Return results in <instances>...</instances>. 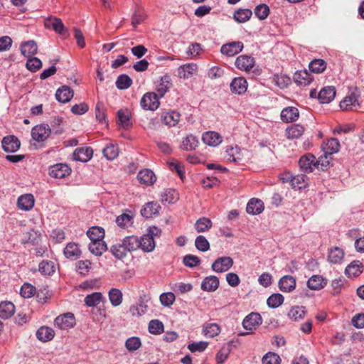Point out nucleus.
Returning <instances> with one entry per match:
<instances>
[{
	"label": "nucleus",
	"instance_id": "40",
	"mask_svg": "<svg viewBox=\"0 0 364 364\" xmlns=\"http://www.w3.org/2000/svg\"><path fill=\"white\" fill-rule=\"evenodd\" d=\"M304 132V127L299 124H293L286 129V136L289 139L299 138Z\"/></svg>",
	"mask_w": 364,
	"mask_h": 364
},
{
	"label": "nucleus",
	"instance_id": "62",
	"mask_svg": "<svg viewBox=\"0 0 364 364\" xmlns=\"http://www.w3.org/2000/svg\"><path fill=\"white\" fill-rule=\"evenodd\" d=\"M112 254L119 259H123L127 255V250L122 244H116L111 247L110 250Z\"/></svg>",
	"mask_w": 364,
	"mask_h": 364
},
{
	"label": "nucleus",
	"instance_id": "63",
	"mask_svg": "<svg viewBox=\"0 0 364 364\" xmlns=\"http://www.w3.org/2000/svg\"><path fill=\"white\" fill-rule=\"evenodd\" d=\"M269 13V6L264 4H259L255 9V14L260 20L267 18Z\"/></svg>",
	"mask_w": 364,
	"mask_h": 364
},
{
	"label": "nucleus",
	"instance_id": "13",
	"mask_svg": "<svg viewBox=\"0 0 364 364\" xmlns=\"http://www.w3.org/2000/svg\"><path fill=\"white\" fill-rule=\"evenodd\" d=\"M254 65L255 60L250 56L242 55L236 58L235 66L241 70L250 71Z\"/></svg>",
	"mask_w": 364,
	"mask_h": 364
},
{
	"label": "nucleus",
	"instance_id": "24",
	"mask_svg": "<svg viewBox=\"0 0 364 364\" xmlns=\"http://www.w3.org/2000/svg\"><path fill=\"white\" fill-rule=\"evenodd\" d=\"M219 287V279L216 276H208L204 278L201 283V289L203 291L213 292Z\"/></svg>",
	"mask_w": 364,
	"mask_h": 364
},
{
	"label": "nucleus",
	"instance_id": "57",
	"mask_svg": "<svg viewBox=\"0 0 364 364\" xmlns=\"http://www.w3.org/2000/svg\"><path fill=\"white\" fill-rule=\"evenodd\" d=\"M262 364H280L282 359L278 354L274 352H268L262 359Z\"/></svg>",
	"mask_w": 364,
	"mask_h": 364
},
{
	"label": "nucleus",
	"instance_id": "61",
	"mask_svg": "<svg viewBox=\"0 0 364 364\" xmlns=\"http://www.w3.org/2000/svg\"><path fill=\"white\" fill-rule=\"evenodd\" d=\"M40 237V233L33 230H31L24 235V238L22 241L23 243L36 244L38 242Z\"/></svg>",
	"mask_w": 364,
	"mask_h": 364
},
{
	"label": "nucleus",
	"instance_id": "36",
	"mask_svg": "<svg viewBox=\"0 0 364 364\" xmlns=\"http://www.w3.org/2000/svg\"><path fill=\"white\" fill-rule=\"evenodd\" d=\"M220 331V326L215 323H205L203 325V333L208 338H214Z\"/></svg>",
	"mask_w": 364,
	"mask_h": 364
},
{
	"label": "nucleus",
	"instance_id": "22",
	"mask_svg": "<svg viewBox=\"0 0 364 364\" xmlns=\"http://www.w3.org/2000/svg\"><path fill=\"white\" fill-rule=\"evenodd\" d=\"M137 179L141 183L151 186L156 181V178L151 170L145 168L138 173Z\"/></svg>",
	"mask_w": 364,
	"mask_h": 364
},
{
	"label": "nucleus",
	"instance_id": "17",
	"mask_svg": "<svg viewBox=\"0 0 364 364\" xmlns=\"http://www.w3.org/2000/svg\"><path fill=\"white\" fill-rule=\"evenodd\" d=\"M281 119L286 123L295 122L299 117V112L294 107H287L282 109L281 112Z\"/></svg>",
	"mask_w": 364,
	"mask_h": 364
},
{
	"label": "nucleus",
	"instance_id": "32",
	"mask_svg": "<svg viewBox=\"0 0 364 364\" xmlns=\"http://www.w3.org/2000/svg\"><path fill=\"white\" fill-rule=\"evenodd\" d=\"M199 144L198 138L192 134H188L185 137L181 143V149L185 151L195 150Z\"/></svg>",
	"mask_w": 364,
	"mask_h": 364
},
{
	"label": "nucleus",
	"instance_id": "30",
	"mask_svg": "<svg viewBox=\"0 0 364 364\" xmlns=\"http://www.w3.org/2000/svg\"><path fill=\"white\" fill-rule=\"evenodd\" d=\"M55 336L54 330L48 326H41L36 331L37 338L42 342L51 341Z\"/></svg>",
	"mask_w": 364,
	"mask_h": 364
},
{
	"label": "nucleus",
	"instance_id": "47",
	"mask_svg": "<svg viewBox=\"0 0 364 364\" xmlns=\"http://www.w3.org/2000/svg\"><path fill=\"white\" fill-rule=\"evenodd\" d=\"M87 235L91 241H100L105 237V230L101 227L94 226L87 230Z\"/></svg>",
	"mask_w": 364,
	"mask_h": 364
},
{
	"label": "nucleus",
	"instance_id": "60",
	"mask_svg": "<svg viewBox=\"0 0 364 364\" xmlns=\"http://www.w3.org/2000/svg\"><path fill=\"white\" fill-rule=\"evenodd\" d=\"M196 247L201 252H206L210 249V244L203 235H199L195 240Z\"/></svg>",
	"mask_w": 364,
	"mask_h": 364
},
{
	"label": "nucleus",
	"instance_id": "28",
	"mask_svg": "<svg viewBox=\"0 0 364 364\" xmlns=\"http://www.w3.org/2000/svg\"><path fill=\"white\" fill-rule=\"evenodd\" d=\"M45 26L48 28L53 29L59 34H64L66 32L65 26L60 18H49L45 22Z\"/></svg>",
	"mask_w": 364,
	"mask_h": 364
},
{
	"label": "nucleus",
	"instance_id": "19",
	"mask_svg": "<svg viewBox=\"0 0 364 364\" xmlns=\"http://www.w3.org/2000/svg\"><path fill=\"white\" fill-rule=\"evenodd\" d=\"M279 287L282 291L291 292L296 288V279L292 276L285 275L279 279Z\"/></svg>",
	"mask_w": 364,
	"mask_h": 364
},
{
	"label": "nucleus",
	"instance_id": "10",
	"mask_svg": "<svg viewBox=\"0 0 364 364\" xmlns=\"http://www.w3.org/2000/svg\"><path fill=\"white\" fill-rule=\"evenodd\" d=\"M172 87L170 75H165L160 78L159 82L156 85V94L159 98H162Z\"/></svg>",
	"mask_w": 364,
	"mask_h": 364
},
{
	"label": "nucleus",
	"instance_id": "41",
	"mask_svg": "<svg viewBox=\"0 0 364 364\" xmlns=\"http://www.w3.org/2000/svg\"><path fill=\"white\" fill-rule=\"evenodd\" d=\"M344 257V252L342 249L335 247L329 250L328 260L331 263L339 264Z\"/></svg>",
	"mask_w": 364,
	"mask_h": 364
},
{
	"label": "nucleus",
	"instance_id": "3",
	"mask_svg": "<svg viewBox=\"0 0 364 364\" xmlns=\"http://www.w3.org/2000/svg\"><path fill=\"white\" fill-rule=\"evenodd\" d=\"M262 317L258 313H251L243 319L242 326L247 332L239 333V336H246L252 333L262 324Z\"/></svg>",
	"mask_w": 364,
	"mask_h": 364
},
{
	"label": "nucleus",
	"instance_id": "54",
	"mask_svg": "<svg viewBox=\"0 0 364 364\" xmlns=\"http://www.w3.org/2000/svg\"><path fill=\"white\" fill-rule=\"evenodd\" d=\"M306 311L304 306H294L288 313V316L294 320L298 321L302 319L305 316Z\"/></svg>",
	"mask_w": 364,
	"mask_h": 364
},
{
	"label": "nucleus",
	"instance_id": "38",
	"mask_svg": "<svg viewBox=\"0 0 364 364\" xmlns=\"http://www.w3.org/2000/svg\"><path fill=\"white\" fill-rule=\"evenodd\" d=\"M181 114L174 111L168 112L161 116L163 123L169 127L176 126L180 120Z\"/></svg>",
	"mask_w": 364,
	"mask_h": 364
},
{
	"label": "nucleus",
	"instance_id": "7",
	"mask_svg": "<svg viewBox=\"0 0 364 364\" xmlns=\"http://www.w3.org/2000/svg\"><path fill=\"white\" fill-rule=\"evenodd\" d=\"M233 263V259L230 257H221L214 261L211 267L213 271L222 273L229 270Z\"/></svg>",
	"mask_w": 364,
	"mask_h": 364
},
{
	"label": "nucleus",
	"instance_id": "4",
	"mask_svg": "<svg viewBox=\"0 0 364 364\" xmlns=\"http://www.w3.org/2000/svg\"><path fill=\"white\" fill-rule=\"evenodd\" d=\"M54 325L60 330H68L72 328L75 325V318L74 314L70 312H68L59 315L55 318Z\"/></svg>",
	"mask_w": 364,
	"mask_h": 364
},
{
	"label": "nucleus",
	"instance_id": "46",
	"mask_svg": "<svg viewBox=\"0 0 364 364\" xmlns=\"http://www.w3.org/2000/svg\"><path fill=\"white\" fill-rule=\"evenodd\" d=\"M89 250L96 256H100L107 250V245L103 240L91 241Z\"/></svg>",
	"mask_w": 364,
	"mask_h": 364
},
{
	"label": "nucleus",
	"instance_id": "43",
	"mask_svg": "<svg viewBox=\"0 0 364 364\" xmlns=\"http://www.w3.org/2000/svg\"><path fill=\"white\" fill-rule=\"evenodd\" d=\"M104 156L108 160H114L119 155V149L117 144L109 143L102 149Z\"/></svg>",
	"mask_w": 364,
	"mask_h": 364
},
{
	"label": "nucleus",
	"instance_id": "50",
	"mask_svg": "<svg viewBox=\"0 0 364 364\" xmlns=\"http://www.w3.org/2000/svg\"><path fill=\"white\" fill-rule=\"evenodd\" d=\"M194 227L198 232H204L211 228L212 221L208 218L203 217L196 222Z\"/></svg>",
	"mask_w": 364,
	"mask_h": 364
},
{
	"label": "nucleus",
	"instance_id": "21",
	"mask_svg": "<svg viewBox=\"0 0 364 364\" xmlns=\"http://www.w3.org/2000/svg\"><path fill=\"white\" fill-rule=\"evenodd\" d=\"M203 141L211 146H216L222 142V136L220 134L215 132H206L202 136Z\"/></svg>",
	"mask_w": 364,
	"mask_h": 364
},
{
	"label": "nucleus",
	"instance_id": "16",
	"mask_svg": "<svg viewBox=\"0 0 364 364\" xmlns=\"http://www.w3.org/2000/svg\"><path fill=\"white\" fill-rule=\"evenodd\" d=\"M73 95L74 92L70 87L63 85L57 90L55 98L61 103H66L73 98Z\"/></svg>",
	"mask_w": 364,
	"mask_h": 364
},
{
	"label": "nucleus",
	"instance_id": "55",
	"mask_svg": "<svg viewBox=\"0 0 364 364\" xmlns=\"http://www.w3.org/2000/svg\"><path fill=\"white\" fill-rule=\"evenodd\" d=\"M284 302V296L281 294H273L267 300L269 307L275 309L281 306Z\"/></svg>",
	"mask_w": 364,
	"mask_h": 364
},
{
	"label": "nucleus",
	"instance_id": "12",
	"mask_svg": "<svg viewBox=\"0 0 364 364\" xmlns=\"http://www.w3.org/2000/svg\"><path fill=\"white\" fill-rule=\"evenodd\" d=\"M243 43L240 41H234L222 46L220 51L223 54L232 57L242 51Z\"/></svg>",
	"mask_w": 364,
	"mask_h": 364
},
{
	"label": "nucleus",
	"instance_id": "27",
	"mask_svg": "<svg viewBox=\"0 0 364 364\" xmlns=\"http://www.w3.org/2000/svg\"><path fill=\"white\" fill-rule=\"evenodd\" d=\"M92 156V149L90 147H82L75 149L73 154L75 160L87 162Z\"/></svg>",
	"mask_w": 364,
	"mask_h": 364
},
{
	"label": "nucleus",
	"instance_id": "20",
	"mask_svg": "<svg viewBox=\"0 0 364 364\" xmlns=\"http://www.w3.org/2000/svg\"><path fill=\"white\" fill-rule=\"evenodd\" d=\"M148 306L146 304L144 299L141 296L139 297L138 302L133 304L129 308V313L132 316L139 317L147 312Z\"/></svg>",
	"mask_w": 364,
	"mask_h": 364
},
{
	"label": "nucleus",
	"instance_id": "26",
	"mask_svg": "<svg viewBox=\"0 0 364 364\" xmlns=\"http://www.w3.org/2000/svg\"><path fill=\"white\" fill-rule=\"evenodd\" d=\"M20 48L21 54L26 58L33 56L38 50L37 44L33 40L22 43Z\"/></svg>",
	"mask_w": 364,
	"mask_h": 364
},
{
	"label": "nucleus",
	"instance_id": "48",
	"mask_svg": "<svg viewBox=\"0 0 364 364\" xmlns=\"http://www.w3.org/2000/svg\"><path fill=\"white\" fill-rule=\"evenodd\" d=\"M139 240L136 236H128L122 241V245L125 250L129 252L136 250L139 248Z\"/></svg>",
	"mask_w": 364,
	"mask_h": 364
},
{
	"label": "nucleus",
	"instance_id": "11",
	"mask_svg": "<svg viewBox=\"0 0 364 364\" xmlns=\"http://www.w3.org/2000/svg\"><path fill=\"white\" fill-rule=\"evenodd\" d=\"M2 148L6 152H15L20 148V141L14 135L7 136L3 138Z\"/></svg>",
	"mask_w": 364,
	"mask_h": 364
},
{
	"label": "nucleus",
	"instance_id": "1",
	"mask_svg": "<svg viewBox=\"0 0 364 364\" xmlns=\"http://www.w3.org/2000/svg\"><path fill=\"white\" fill-rule=\"evenodd\" d=\"M360 96V92L355 88L340 102L341 109L344 111H359L361 108Z\"/></svg>",
	"mask_w": 364,
	"mask_h": 364
},
{
	"label": "nucleus",
	"instance_id": "6",
	"mask_svg": "<svg viewBox=\"0 0 364 364\" xmlns=\"http://www.w3.org/2000/svg\"><path fill=\"white\" fill-rule=\"evenodd\" d=\"M71 168L66 164H56L49 168V176L54 178H63L69 176Z\"/></svg>",
	"mask_w": 364,
	"mask_h": 364
},
{
	"label": "nucleus",
	"instance_id": "45",
	"mask_svg": "<svg viewBox=\"0 0 364 364\" xmlns=\"http://www.w3.org/2000/svg\"><path fill=\"white\" fill-rule=\"evenodd\" d=\"M64 255L68 259H75L81 255L78 245L75 243H68L64 249Z\"/></svg>",
	"mask_w": 364,
	"mask_h": 364
},
{
	"label": "nucleus",
	"instance_id": "49",
	"mask_svg": "<svg viewBox=\"0 0 364 364\" xmlns=\"http://www.w3.org/2000/svg\"><path fill=\"white\" fill-rule=\"evenodd\" d=\"M326 65L324 60L314 59L310 62L309 68L312 73L319 74L326 70Z\"/></svg>",
	"mask_w": 364,
	"mask_h": 364
},
{
	"label": "nucleus",
	"instance_id": "34",
	"mask_svg": "<svg viewBox=\"0 0 364 364\" xmlns=\"http://www.w3.org/2000/svg\"><path fill=\"white\" fill-rule=\"evenodd\" d=\"M363 266L359 261H353L349 264L346 269L345 273L348 277H358L363 272Z\"/></svg>",
	"mask_w": 364,
	"mask_h": 364
},
{
	"label": "nucleus",
	"instance_id": "53",
	"mask_svg": "<svg viewBox=\"0 0 364 364\" xmlns=\"http://www.w3.org/2000/svg\"><path fill=\"white\" fill-rule=\"evenodd\" d=\"M116 86L119 90L128 89L132 84V80L126 74L120 75L116 80Z\"/></svg>",
	"mask_w": 364,
	"mask_h": 364
},
{
	"label": "nucleus",
	"instance_id": "35",
	"mask_svg": "<svg viewBox=\"0 0 364 364\" xmlns=\"http://www.w3.org/2000/svg\"><path fill=\"white\" fill-rule=\"evenodd\" d=\"M326 284V281L321 275H313L307 282L308 287L312 290H319L323 288Z\"/></svg>",
	"mask_w": 364,
	"mask_h": 364
},
{
	"label": "nucleus",
	"instance_id": "42",
	"mask_svg": "<svg viewBox=\"0 0 364 364\" xmlns=\"http://www.w3.org/2000/svg\"><path fill=\"white\" fill-rule=\"evenodd\" d=\"M108 296L111 304L114 307L122 303L123 294L119 289L112 288L108 292Z\"/></svg>",
	"mask_w": 364,
	"mask_h": 364
},
{
	"label": "nucleus",
	"instance_id": "51",
	"mask_svg": "<svg viewBox=\"0 0 364 364\" xmlns=\"http://www.w3.org/2000/svg\"><path fill=\"white\" fill-rule=\"evenodd\" d=\"M38 270L42 274L51 275L55 271V263L52 261H42L39 264Z\"/></svg>",
	"mask_w": 364,
	"mask_h": 364
},
{
	"label": "nucleus",
	"instance_id": "39",
	"mask_svg": "<svg viewBox=\"0 0 364 364\" xmlns=\"http://www.w3.org/2000/svg\"><path fill=\"white\" fill-rule=\"evenodd\" d=\"M225 157L228 161L239 163L242 160V154L241 153V149L238 146L235 147H228L225 151Z\"/></svg>",
	"mask_w": 364,
	"mask_h": 364
},
{
	"label": "nucleus",
	"instance_id": "59",
	"mask_svg": "<svg viewBox=\"0 0 364 364\" xmlns=\"http://www.w3.org/2000/svg\"><path fill=\"white\" fill-rule=\"evenodd\" d=\"M26 66L28 70L35 73L42 67V62L38 58L32 56L28 58Z\"/></svg>",
	"mask_w": 364,
	"mask_h": 364
},
{
	"label": "nucleus",
	"instance_id": "31",
	"mask_svg": "<svg viewBox=\"0 0 364 364\" xmlns=\"http://www.w3.org/2000/svg\"><path fill=\"white\" fill-rule=\"evenodd\" d=\"M17 204L22 210H30L34 206V198L31 194L21 196L18 198Z\"/></svg>",
	"mask_w": 364,
	"mask_h": 364
},
{
	"label": "nucleus",
	"instance_id": "64",
	"mask_svg": "<svg viewBox=\"0 0 364 364\" xmlns=\"http://www.w3.org/2000/svg\"><path fill=\"white\" fill-rule=\"evenodd\" d=\"M146 18L144 13L139 9L134 11L132 16L131 23L135 28L139 24L141 23Z\"/></svg>",
	"mask_w": 364,
	"mask_h": 364
},
{
	"label": "nucleus",
	"instance_id": "18",
	"mask_svg": "<svg viewBox=\"0 0 364 364\" xmlns=\"http://www.w3.org/2000/svg\"><path fill=\"white\" fill-rule=\"evenodd\" d=\"M336 96V90L334 87H325L320 90L318 94V99L321 103L327 104L331 102Z\"/></svg>",
	"mask_w": 364,
	"mask_h": 364
},
{
	"label": "nucleus",
	"instance_id": "2",
	"mask_svg": "<svg viewBox=\"0 0 364 364\" xmlns=\"http://www.w3.org/2000/svg\"><path fill=\"white\" fill-rule=\"evenodd\" d=\"M321 162L322 166H326L322 157L319 160H316V157L311 154H306L301 156L299 161L300 168L305 173H311L313 171L314 167L318 166Z\"/></svg>",
	"mask_w": 364,
	"mask_h": 364
},
{
	"label": "nucleus",
	"instance_id": "33",
	"mask_svg": "<svg viewBox=\"0 0 364 364\" xmlns=\"http://www.w3.org/2000/svg\"><path fill=\"white\" fill-rule=\"evenodd\" d=\"M139 240V248H141L145 252H152L156 247L154 239L146 234L144 235Z\"/></svg>",
	"mask_w": 364,
	"mask_h": 364
},
{
	"label": "nucleus",
	"instance_id": "15",
	"mask_svg": "<svg viewBox=\"0 0 364 364\" xmlns=\"http://www.w3.org/2000/svg\"><path fill=\"white\" fill-rule=\"evenodd\" d=\"M247 82L244 77H235L230 83V90L232 93L242 95L247 91Z\"/></svg>",
	"mask_w": 364,
	"mask_h": 364
},
{
	"label": "nucleus",
	"instance_id": "14",
	"mask_svg": "<svg viewBox=\"0 0 364 364\" xmlns=\"http://www.w3.org/2000/svg\"><path fill=\"white\" fill-rule=\"evenodd\" d=\"M198 70V66L195 63H186L178 67L177 70L178 76L180 78L188 79L191 77Z\"/></svg>",
	"mask_w": 364,
	"mask_h": 364
},
{
	"label": "nucleus",
	"instance_id": "5",
	"mask_svg": "<svg viewBox=\"0 0 364 364\" xmlns=\"http://www.w3.org/2000/svg\"><path fill=\"white\" fill-rule=\"evenodd\" d=\"M159 99L156 92H146L141 97L140 105L144 109L154 111L159 107Z\"/></svg>",
	"mask_w": 364,
	"mask_h": 364
},
{
	"label": "nucleus",
	"instance_id": "25",
	"mask_svg": "<svg viewBox=\"0 0 364 364\" xmlns=\"http://www.w3.org/2000/svg\"><path fill=\"white\" fill-rule=\"evenodd\" d=\"M160 209L161 206L157 202H149L141 210V214L146 218H150L154 215H159Z\"/></svg>",
	"mask_w": 364,
	"mask_h": 364
},
{
	"label": "nucleus",
	"instance_id": "52",
	"mask_svg": "<svg viewBox=\"0 0 364 364\" xmlns=\"http://www.w3.org/2000/svg\"><path fill=\"white\" fill-rule=\"evenodd\" d=\"M102 299V294L100 292H94L85 298V303L87 306L92 307L98 305Z\"/></svg>",
	"mask_w": 364,
	"mask_h": 364
},
{
	"label": "nucleus",
	"instance_id": "37",
	"mask_svg": "<svg viewBox=\"0 0 364 364\" xmlns=\"http://www.w3.org/2000/svg\"><path fill=\"white\" fill-rule=\"evenodd\" d=\"M15 312V306L11 301L0 303V318L7 319L12 316Z\"/></svg>",
	"mask_w": 364,
	"mask_h": 364
},
{
	"label": "nucleus",
	"instance_id": "29",
	"mask_svg": "<svg viewBox=\"0 0 364 364\" xmlns=\"http://www.w3.org/2000/svg\"><path fill=\"white\" fill-rule=\"evenodd\" d=\"M246 210L251 215L260 214L264 210V203L261 200L252 198L247 205Z\"/></svg>",
	"mask_w": 364,
	"mask_h": 364
},
{
	"label": "nucleus",
	"instance_id": "58",
	"mask_svg": "<svg viewBox=\"0 0 364 364\" xmlns=\"http://www.w3.org/2000/svg\"><path fill=\"white\" fill-rule=\"evenodd\" d=\"M149 331L151 334H161L164 332V324L161 321L154 319L149 323Z\"/></svg>",
	"mask_w": 364,
	"mask_h": 364
},
{
	"label": "nucleus",
	"instance_id": "23",
	"mask_svg": "<svg viewBox=\"0 0 364 364\" xmlns=\"http://www.w3.org/2000/svg\"><path fill=\"white\" fill-rule=\"evenodd\" d=\"M294 82L301 86L309 85L313 80L312 75L306 70L296 71L294 75Z\"/></svg>",
	"mask_w": 364,
	"mask_h": 364
},
{
	"label": "nucleus",
	"instance_id": "56",
	"mask_svg": "<svg viewBox=\"0 0 364 364\" xmlns=\"http://www.w3.org/2000/svg\"><path fill=\"white\" fill-rule=\"evenodd\" d=\"M116 223L120 228H126L133 223V217L129 214L123 213L116 218Z\"/></svg>",
	"mask_w": 364,
	"mask_h": 364
},
{
	"label": "nucleus",
	"instance_id": "44",
	"mask_svg": "<svg viewBox=\"0 0 364 364\" xmlns=\"http://www.w3.org/2000/svg\"><path fill=\"white\" fill-rule=\"evenodd\" d=\"M252 12L249 9H239L234 12L233 18L238 23H245L252 16Z\"/></svg>",
	"mask_w": 364,
	"mask_h": 364
},
{
	"label": "nucleus",
	"instance_id": "9",
	"mask_svg": "<svg viewBox=\"0 0 364 364\" xmlns=\"http://www.w3.org/2000/svg\"><path fill=\"white\" fill-rule=\"evenodd\" d=\"M50 129L48 125L41 124L32 129V138L37 141H45L50 135Z\"/></svg>",
	"mask_w": 364,
	"mask_h": 364
},
{
	"label": "nucleus",
	"instance_id": "8",
	"mask_svg": "<svg viewBox=\"0 0 364 364\" xmlns=\"http://www.w3.org/2000/svg\"><path fill=\"white\" fill-rule=\"evenodd\" d=\"M322 147L325 155V159H327L328 155L331 156L339 151L340 143L337 139L331 138L324 142ZM324 162L326 164V165L329 164L328 160H325Z\"/></svg>",
	"mask_w": 364,
	"mask_h": 364
}]
</instances>
